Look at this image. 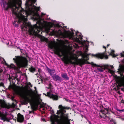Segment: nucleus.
<instances>
[{"instance_id":"obj_1","label":"nucleus","mask_w":124,"mask_h":124,"mask_svg":"<svg viewBox=\"0 0 124 124\" xmlns=\"http://www.w3.org/2000/svg\"><path fill=\"white\" fill-rule=\"evenodd\" d=\"M2 6L4 10L11 9L13 15L16 18L13 24L17 27V23H22L21 25L23 31H27L31 35H36L39 34L42 29L47 25V22L42 19V16L37 13L39 10V8L36 7H28L24 10L21 7V1L20 0H14L8 2L5 0H0Z\"/></svg>"},{"instance_id":"obj_2","label":"nucleus","mask_w":124,"mask_h":124,"mask_svg":"<svg viewBox=\"0 0 124 124\" xmlns=\"http://www.w3.org/2000/svg\"><path fill=\"white\" fill-rule=\"evenodd\" d=\"M89 42L86 41L84 40L82 42V45L85 48V52L84 53H81V55L82 56V58L78 59V57H77L76 58L74 56L70 57V59L73 60H75L74 62L72 61L71 60H70L69 61L70 63L73 64L79 65L80 66H82L85 64L88 63L94 65L95 68H94V71L96 72H103L105 70H106L107 72L110 73H114L113 70L114 69L113 65H105V66L98 65L96 64H94L92 62L90 63L88 62L87 61L88 60L89 58L88 56L89 55H92V56H95V57L102 59L104 57H105V58L107 59L108 58V56H106L105 54H98L96 55H94L93 54H88L86 52L88 50V47L89 46Z\"/></svg>"},{"instance_id":"obj_3","label":"nucleus","mask_w":124,"mask_h":124,"mask_svg":"<svg viewBox=\"0 0 124 124\" xmlns=\"http://www.w3.org/2000/svg\"><path fill=\"white\" fill-rule=\"evenodd\" d=\"M53 21L52 24L54 25L55 29L54 30L51 29V27L46 28L47 32H50L52 35H55L60 38H68L69 39H71L73 41L71 44L72 46L73 45L75 47H78V45L75 42L78 43L81 42V40L82 38L81 34L77 31L76 33V36H74V33L73 31L71 32L70 31H68L65 30V28H67L66 27L64 26L63 28L58 23L55 24V21ZM71 30L73 31V29H71Z\"/></svg>"},{"instance_id":"obj_4","label":"nucleus","mask_w":124,"mask_h":124,"mask_svg":"<svg viewBox=\"0 0 124 124\" xmlns=\"http://www.w3.org/2000/svg\"><path fill=\"white\" fill-rule=\"evenodd\" d=\"M13 60L16 63L17 67L13 64H11L9 67L17 70L18 69L25 67L27 65V61L25 57L20 56H15Z\"/></svg>"},{"instance_id":"obj_5","label":"nucleus","mask_w":124,"mask_h":124,"mask_svg":"<svg viewBox=\"0 0 124 124\" xmlns=\"http://www.w3.org/2000/svg\"><path fill=\"white\" fill-rule=\"evenodd\" d=\"M48 46L49 48L54 50L57 54L60 55H62L64 54L62 50L61 49L57 48L56 46L55 42L51 41L48 43Z\"/></svg>"},{"instance_id":"obj_6","label":"nucleus","mask_w":124,"mask_h":124,"mask_svg":"<svg viewBox=\"0 0 124 124\" xmlns=\"http://www.w3.org/2000/svg\"><path fill=\"white\" fill-rule=\"evenodd\" d=\"M59 108L60 109L58 110L56 113L57 114H60L61 117L64 121L68 119V115L67 114H65L66 112V111L64 110L67 108L63 107L62 105H59Z\"/></svg>"},{"instance_id":"obj_7","label":"nucleus","mask_w":124,"mask_h":124,"mask_svg":"<svg viewBox=\"0 0 124 124\" xmlns=\"http://www.w3.org/2000/svg\"><path fill=\"white\" fill-rule=\"evenodd\" d=\"M51 85H49V87H48V90L47 91V94H45L46 96L49 97L50 98L53 99L54 100H57L58 98V96L56 95L53 94V89L51 87Z\"/></svg>"},{"instance_id":"obj_8","label":"nucleus","mask_w":124,"mask_h":124,"mask_svg":"<svg viewBox=\"0 0 124 124\" xmlns=\"http://www.w3.org/2000/svg\"><path fill=\"white\" fill-rule=\"evenodd\" d=\"M1 108H0V119L3 120L4 121H8L9 120V118L6 115L2 113L1 111Z\"/></svg>"},{"instance_id":"obj_9","label":"nucleus","mask_w":124,"mask_h":124,"mask_svg":"<svg viewBox=\"0 0 124 124\" xmlns=\"http://www.w3.org/2000/svg\"><path fill=\"white\" fill-rule=\"evenodd\" d=\"M52 77L54 80L58 81V82H60L62 79V78L60 77L56 74H54Z\"/></svg>"},{"instance_id":"obj_10","label":"nucleus","mask_w":124,"mask_h":124,"mask_svg":"<svg viewBox=\"0 0 124 124\" xmlns=\"http://www.w3.org/2000/svg\"><path fill=\"white\" fill-rule=\"evenodd\" d=\"M107 115L102 116L101 115H100V117L101 118H102L104 119V121L108 122H109L111 118H110V117Z\"/></svg>"},{"instance_id":"obj_11","label":"nucleus","mask_w":124,"mask_h":124,"mask_svg":"<svg viewBox=\"0 0 124 124\" xmlns=\"http://www.w3.org/2000/svg\"><path fill=\"white\" fill-rule=\"evenodd\" d=\"M23 119L24 118L23 115H21L20 113H19L17 118V121L18 122H22L23 121Z\"/></svg>"},{"instance_id":"obj_12","label":"nucleus","mask_w":124,"mask_h":124,"mask_svg":"<svg viewBox=\"0 0 124 124\" xmlns=\"http://www.w3.org/2000/svg\"><path fill=\"white\" fill-rule=\"evenodd\" d=\"M46 70L50 74L51 76H52L53 74L55 72V70L54 69H51L48 67H46Z\"/></svg>"},{"instance_id":"obj_13","label":"nucleus","mask_w":124,"mask_h":124,"mask_svg":"<svg viewBox=\"0 0 124 124\" xmlns=\"http://www.w3.org/2000/svg\"><path fill=\"white\" fill-rule=\"evenodd\" d=\"M101 113L102 114H103L104 115V116L108 115V110L107 109H102L101 112Z\"/></svg>"},{"instance_id":"obj_14","label":"nucleus","mask_w":124,"mask_h":124,"mask_svg":"<svg viewBox=\"0 0 124 124\" xmlns=\"http://www.w3.org/2000/svg\"><path fill=\"white\" fill-rule=\"evenodd\" d=\"M0 62L3 64L6 63V61L2 57H0ZM3 70L1 69H0V75L2 73Z\"/></svg>"},{"instance_id":"obj_15","label":"nucleus","mask_w":124,"mask_h":124,"mask_svg":"<svg viewBox=\"0 0 124 124\" xmlns=\"http://www.w3.org/2000/svg\"><path fill=\"white\" fill-rule=\"evenodd\" d=\"M61 76L63 78L67 80L69 79V77H68L67 74L66 73L62 74Z\"/></svg>"},{"instance_id":"obj_16","label":"nucleus","mask_w":124,"mask_h":124,"mask_svg":"<svg viewBox=\"0 0 124 124\" xmlns=\"http://www.w3.org/2000/svg\"><path fill=\"white\" fill-rule=\"evenodd\" d=\"M6 44L7 45L9 46H12L14 45L13 42L11 41L10 40H7L6 42Z\"/></svg>"},{"instance_id":"obj_17","label":"nucleus","mask_w":124,"mask_h":124,"mask_svg":"<svg viewBox=\"0 0 124 124\" xmlns=\"http://www.w3.org/2000/svg\"><path fill=\"white\" fill-rule=\"evenodd\" d=\"M114 50H111V52L109 53V55H111L113 57H115L116 56L114 54Z\"/></svg>"},{"instance_id":"obj_18","label":"nucleus","mask_w":124,"mask_h":124,"mask_svg":"<svg viewBox=\"0 0 124 124\" xmlns=\"http://www.w3.org/2000/svg\"><path fill=\"white\" fill-rule=\"evenodd\" d=\"M41 40V42L45 41L46 42H47V39L44 37H43L41 38L40 39Z\"/></svg>"},{"instance_id":"obj_19","label":"nucleus","mask_w":124,"mask_h":124,"mask_svg":"<svg viewBox=\"0 0 124 124\" xmlns=\"http://www.w3.org/2000/svg\"><path fill=\"white\" fill-rule=\"evenodd\" d=\"M109 122L112 124H116V122L115 120L111 118Z\"/></svg>"},{"instance_id":"obj_20","label":"nucleus","mask_w":124,"mask_h":124,"mask_svg":"<svg viewBox=\"0 0 124 124\" xmlns=\"http://www.w3.org/2000/svg\"><path fill=\"white\" fill-rule=\"evenodd\" d=\"M63 43L64 44H66L67 45H69V42L67 40H65L63 42Z\"/></svg>"},{"instance_id":"obj_21","label":"nucleus","mask_w":124,"mask_h":124,"mask_svg":"<svg viewBox=\"0 0 124 124\" xmlns=\"http://www.w3.org/2000/svg\"><path fill=\"white\" fill-rule=\"evenodd\" d=\"M31 71V72H34L35 71V68L31 67L30 69Z\"/></svg>"},{"instance_id":"obj_22","label":"nucleus","mask_w":124,"mask_h":124,"mask_svg":"<svg viewBox=\"0 0 124 124\" xmlns=\"http://www.w3.org/2000/svg\"><path fill=\"white\" fill-rule=\"evenodd\" d=\"M41 120L42 121H45V119L44 118H41Z\"/></svg>"},{"instance_id":"obj_23","label":"nucleus","mask_w":124,"mask_h":124,"mask_svg":"<svg viewBox=\"0 0 124 124\" xmlns=\"http://www.w3.org/2000/svg\"><path fill=\"white\" fill-rule=\"evenodd\" d=\"M4 85V84L3 83H1L0 84V85L1 86H3Z\"/></svg>"},{"instance_id":"obj_24","label":"nucleus","mask_w":124,"mask_h":124,"mask_svg":"<svg viewBox=\"0 0 124 124\" xmlns=\"http://www.w3.org/2000/svg\"><path fill=\"white\" fill-rule=\"evenodd\" d=\"M120 54L122 57H124V55L122 53H121Z\"/></svg>"},{"instance_id":"obj_25","label":"nucleus","mask_w":124,"mask_h":124,"mask_svg":"<svg viewBox=\"0 0 124 124\" xmlns=\"http://www.w3.org/2000/svg\"><path fill=\"white\" fill-rule=\"evenodd\" d=\"M87 67H86L87 68H89L90 66V65H87Z\"/></svg>"},{"instance_id":"obj_26","label":"nucleus","mask_w":124,"mask_h":124,"mask_svg":"<svg viewBox=\"0 0 124 124\" xmlns=\"http://www.w3.org/2000/svg\"><path fill=\"white\" fill-rule=\"evenodd\" d=\"M66 62L67 64H68L69 62V61H66Z\"/></svg>"},{"instance_id":"obj_27","label":"nucleus","mask_w":124,"mask_h":124,"mask_svg":"<svg viewBox=\"0 0 124 124\" xmlns=\"http://www.w3.org/2000/svg\"><path fill=\"white\" fill-rule=\"evenodd\" d=\"M29 114H30V113H31L32 112V111H29Z\"/></svg>"},{"instance_id":"obj_28","label":"nucleus","mask_w":124,"mask_h":124,"mask_svg":"<svg viewBox=\"0 0 124 124\" xmlns=\"http://www.w3.org/2000/svg\"><path fill=\"white\" fill-rule=\"evenodd\" d=\"M103 48H105V49H106V47H105V46H103Z\"/></svg>"},{"instance_id":"obj_29","label":"nucleus","mask_w":124,"mask_h":124,"mask_svg":"<svg viewBox=\"0 0 124 124\" xmlns=\"http://www.w3.org/2000/svg\"><path fill=\"white\" fill-rule=\"evenodd\" d=\"M34 88L35 90H36V87H34Z\"/></svg>"},{"instance_id":"obj_30","label":"nucleus","mask_w":124,"mask_h":124,"mask_svg":"<svg viewBox=\"0 0 124 124\" xmlns=\"http://www.w3.org/2000/svg\"><path fill=\"white\" fill-rule=\"evenodd\" d=\"M44 14L43 13H42L41 16H42L43 15H44Z\"/></svg>"},{"instance_id":"obj_31","label":"nucleus","mask_w":124,"mask_h":124,"mask_svg":"<svg viewBox=\"0 0 124 124\" xmlns=\"http://www.w3.org/2000/svg\"><path fill=\"white\" fill-rule=\"evenodd\" d=\"M34 1L36 2V0H33Z\"/></svg>"},{"instance_id":"obj_32","label":"nucleus","mask_w":124,"mask_h":124,"mask_svg":"<svg viewBox=\"0 0 124 124\" xmlns=\"http://www.w3.org/2000/svg\"><path fill=\"white\" fill-rule=\"evenodd\" d=\"M89 124H90V121H89Z\"/></svg>"},{"instance_id":"obj_33","label":"nucleus","mask_w":124,"mask_h":124,"mask_svg":"<svg viewBox=\"0 0 124 124\" xmlns=\"http://www.w3.org/2000/svg\"><path fill=\"white\" fill-rule=\"evenodd\" d=\"M109 45L108 44V45H107V46H109Z\"/></svg>"},{"instance_id":"obj_34","label":"nucleus","mask_w":124,"mask_h":124,"mask_svg":"<svg viewBox=\"0 0 124 124\" xmlns=\"http://www.w3.org/2000/svg\"><path fill=\"white\" fill-rule=\"evenodd\" d=\"M28 124H31V123H28Z\"/></svg>"}]
</instances>
